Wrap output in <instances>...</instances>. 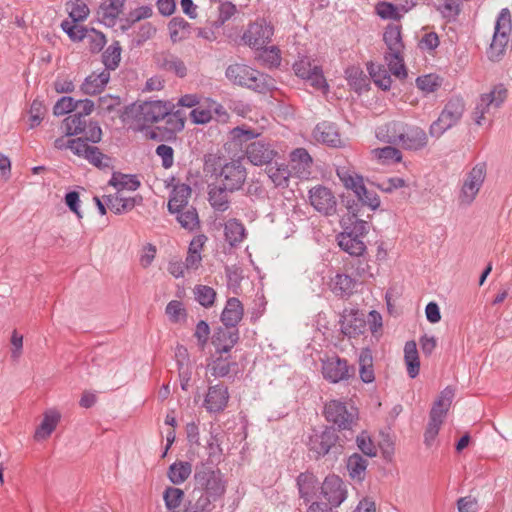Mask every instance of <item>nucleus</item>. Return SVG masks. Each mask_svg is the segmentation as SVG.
<instances>
[{"mask_svg":"<svg viewBox=\"0 0 512 512\" xmlns=\"http://www.w3.org/2000/svg\"><path fill=\"white\" fill-rule=\"evenodd\" d=\"M376 137L382 142L400 146L405 150L417 151L428 143L427 134L422 128L402 121H391L378 127Z\"/></svg>","mask_w":512,"mask_h":512,"instance_id":"f257e3e1","label":"nucleus"},{"mask_svg":"<svg viewBox=\"0 0 512 512\" xmlns=\"http://www.w3.org/2000/svg\"><path fill=\"white\" fill-rule=\"evenodd\" d=\"M193 497L208 498L216 503L225 494L226 486L219 469L208 463H200L195 468Z\"/></svg>","mask_w":512,"mask_h":512,"instance_id":"f03ea898","label":"nucleus"},{"mask_svg":"<svg viewBox=\"0 0 512 512\" xmlns=\"http://www.w3.org/2000/svg\"><path fill=\"white\" fill-rule=\"evenodd\" d=\"M225 76L235 85L243 86L258 93H266L275 87L272 77L248 65L235 63L227 67Z\"/></svg>","mask_w":512,"mask_h":512,"instance_id":"7ed1b4c3","label":"nucleus"},{"mask_svg":"<svg viewBox=\"0 0 512 512\" xmlns=\"http://www.w3.org/2000/svg\"><path fill=\"white\" fill-rule=\"evenodd\" d=\"M338 430L333 426H325L321 431H314L309 437V449L316 458H324L335 462L344 452L345 440L340 437Z\"/></svg>","mask_w":512,"mask_h":512,"instance_id":"20e7f679","label":"nucleus"},{"mask_svg":"<svg viewBox=\"0 0 512 512\" xmlns=\"http://www.w3.org/2000/svg\"><path fill=\"white\" fill-rule=\"evenodd\" d=\"M324 417L338 431H352L358 424V409L340 400H330L324 406Z\"/></svg>","mask_w":512,"mask_h":512,"instance_id":"39448f33","label":"nucleus"},{"mask_svg":"<svg viewBox=\"0 0 512 512\" xmlns=\"http://www.w3.org/2000/svg\"><path fill=\"white\" fill-rule=\"evenodd\" d=\"M512 31L511 13L508 8L501 9L496 23L492 42L487 51L491 61H499L505 53Z\"/></svg>","mask_w":512,"mask_h":512,"instance_id":"423d86ee","label":"nucleus"},{"mask_svg":"<svg viewBox=\"0 0 512 512\" xmlns=\"http://www.w3.org/2000/svg\"><path fill=\"white\" fill-rule=\"evenodd\" d=\"M507 97L508 90L502 83L494 85L488 93L481 94L472 113L475 123L479 126L483 125L486 114H489L491 109L500 108Z\"/></svg>","mask_w":512,"mask_h":512,"instance_id":"0eeeda50","label":"nucleus"},{"mask_svg":"<svg viewBox=\"0 0 512 512\" xmlns=\"http://www.w3.org/2000/svg\"><path fill=\"white\" fill-rule=\"evenodd\" d=\"M464 110L465 104L462 99H450L444 106L437 120L430 125V135L436 138L440 137L444 132L459 122Z\"/></svg>","mask_w":512,"mask_h":512,"instance_id":"6e6552de","label":"nucleus"},{"mask_svg":"<svg viewBox=\"0 0 512 512\" xmlns=\"http://www.w3.org/2000/svg\"><path fill=\"white\" fill-rule=\"evenodd\" d=\"M176 105L170 101L151 100L139 104L135 114V120L142 124L141 130L146 124L158 123L164 120L169 109H175Z\"/></svg>","mask_w":512,"mask_h":512,"instance_id":"1a4fd4ad","label":"nucleus"},{"mask_svg":"<svg viewBox=\"0 0 512 512\" xmlns=\"http://www.w3.org/2000/svg\"><path fill=\"white\" fill-rule=\"evenodd\" d=\"M486 177V164H476L465 176L459 202L462 205H470L479 193Z\"/></svg>","mask_w":512,"mask_h":512,"instance_id":"9d476101","label":"nucleus"},{"mask_svg":"<svg viewBox=\"0 0 512 512\" xmlns=\"http://www.w3.org/2000/svg\"><path fill=\"white\" fill-rule=\"evenodd\" d=\"M322 375L330 383H339L353 378L356 373L354 365H349L346 359L337 355L322 360Z\"/></svg>","mask_w":512,"mask_h":512,"instance_id":"9b49d317","label":"nucleus"},{"mask_svg":"<svg viewBox=\"0 0 512 512\" xmlns=\"http://www.w3.org/2000/svg\"><path fill=\"white\" fill-rule=\"evenodd\" d=\"M219 178L225 189L236 192L242 189L247 178V171L241 160H232L221 166Z\"/></svg>","mask_w":512,"mask_h":512,"instance_id":"f8f14e48","label":"nucleus"},{"mask_svg":"<svg viewBox=\"0 0 512 512\" xmlns=\"http://www.w3.org/2000/svg\"><path fill=\"white\" fill-rule=\"evenodd\" d=\"M309 201L312 207L324 216H333L337 213L336 197L328 187H312L309 190Z\"/></svg>","mask_w":512,"mask_h":512,"instance_id":"ddd939ff","label":"nucleus"},{"mask_svg":"<svg viewBox=\"0 0 512 512\" xmlns=\"http://www.w3.org/2000/svg\"><path fill=\"white\" fill-rule=\"evenodd\" d=\"M295 74L307 80L311 86L318 90H326L328 85L323 76L322 68L316 65L310 58L303 57L293 64Z\"/></svg>","mask_w":512,"mask_h":512,"instance_id":"4468645a","label":"nucleus"},{"mask_svg":"<svg viewBox=\"0 0 512 512\" xmlns=\"http://www.w3.org/2000/svg\"><path fill=\"white\" fill-rule=\"evenodd\" d=\"M270 141L257 139L246 146L245 155L249 162L255 166L268 165L277 156Z\"/></svg>","mask_w":512,"mask_h":512,"instance_id":"2eb2a0df","label":"nucleus"},{"mask_svg":"<svg viewBox=\"0 0 512 512\" xmlns=\"http://www.w3.org/2000/svg\"><path fill=\"white\" fill-rule=\"evenodd\" d=\"M272 35L273 28L262 20L250 24L244 32L242 40L249 47L260 50L271 41Z\"/></svg>","mask_w":512,"mask_h":512,"instance_id":"dca6fc26","label":"nucleus"},{"mask_svg":"<svg viewBox=\"0 0 512 512\" xmlns=\"http://www.w3.org/2000/svg\"><path fill=\"white\" fill-rule=\"evenodd\" d=\"M339 323L341 333L348 338H356L364 332L366 327L363 314L355 309H344Z\"/></svg>","mask_w":512,"mask_h":512,"instance_id":"f3484780","label":"nucleus"},{"mask_svg":"<svg viewBox=\"0 0 512 512\" xmlns=\"http://www.w3.org/2000/svg\"><path fill=\"white\" fill-rule=\"evenodd\" d=\"M321 493L331 507H338L346 498L343 481L336 475H329L321 486Z\"/></svg>","mask_w":512,"mask_h":512,"instance_id":"a211bd4d","label":"nucleus"},{"mask_svg":"<svg viewBox=\"0 0 512 512\" xmlns=\"http://www.w3.org/2000/svg\"><path fill=\"white\" fill-rule=\"evenodd\" d=\"M239 340L237 328L219 327L213 337L212 344L216 354H228Z\"/></svg>","mask_w":512,"mask_h":512,"instance_id":"6ab92c4d","label":"nucleus"},{"mask_svg":"<svg viewBox=\"0 0 512 512\" xmlns=\"http://www.w3.org/2000/svg\"><path fill=\"white\" fill-rule=\"evenodd\" d=\"M313 137L317 142L330 147H341L342 140L335 123L323 121L316 125L313 130Z\"/></svg>","mask_w":512,"mask_h":512,"instance_id":"aec40b11","label":"nucleus"},{"mask_svg":"<svg viewBox=\"0 0 512 512\" xmlns=\"http://www.w3.org/2000/svg\"><path fill=\"white\" fill-rule=\"evenodd\" d=\"M229 393L224 385H214L208 388L203 406L210 413L223 411L228 403Z\"/></svg>","mask_w":512,"mask_h":512,"instance_id":"412c9836","label":"nucleus"},{"mask_svg":"<svg viewBox=\"0 0 512 512\" xmlns=\"http://www.w3.org/2000/svg\"><path fill=\"white\" fill-rule=\"evenodd\" d=\"M292 173L299 178H307L311 173L312 158L304 148H297L290 154Z\"/></svg>","mask_w":512,"mask_h":512,"instance_id":"4be33fe9","label":"nucleus"},{"mask_svg":"<svg viewBox=\"0 0 512 512\" xmlns=\"http://www.w3.org/2000/svg\"><path fill=\"white\" fill-rule=\"evenodd\" d=\"M209 371L212 376L216 378H223L230 374H237L239 367L235 360H232L231 355L219 354L212 363L208 365Z\"/></svg>","mask_w":512,"mask_h":512,"instance_id":"5701e85b","label":"nucleus"},{"mask_svg":"<svg viewBox=\"0 0 512 512\" xmlns=\"http://www.w3.org/2000/svg\"><path fill=\"white\" fill-rule=\"evenodd\" d=\"M243 305L238 298H229L225 308L221 313V321L228 328H237L238 323L243 318Z\"/></svg>","mask_w":512,"mask_h":512,"instance_id":"b1692460","label":"nucleus"},{"mask_svg":"<svg viewBox=\"0 0 512 512\" xmlns=\"http://www.w3.org/2000/svg\"><path fill=\"white\" fill-rule=\"evenodd\" d=\"M155 59L158 67L162 70L172 72L181 78L186 76L187 68L178 56L170 52H161L156 55Z\"/></svg>","mask_w":512,"mask_h":512,"instance_id":"393cba45","label":"nucleus"},{"mask_svg":"<svg viewBox=\"0 0 512 512\" xmlns=\"http://www.w3.org/2000/svg\"><path fill=\"white\" fill-rule=\"evenodd\" d=\"M191 187L187 184H178L171 191L168 210L170 213L175 214L181 212V209L188 207V202L191 197Z\"/></svg>","mask_w":512,"mask_h":512,"instance_id":"a878e982","label":"nucleus"},{"mask_svg":"<svg viewBox=\"0 0 512 512\" xmlns=\"http://www.w3.org/2000/svg\"><path fill=\"white\" fill-rule=\"evenodd\" d=\"M110 80V72L103 69L100 73L93 72L87 76L81 85V91L86 95H96L103 91Z\"/></svg>","mask_w":512,"mask_h":512,"instance_id":"bb28decb","label":"nucleus"},{"mask_svg":"<svg viewBox=\"0 0 512 512\" xmlns=\"http://www.w3.org/2000/svg\"><path fill=\"white\" fill-rule=\"evenodd\" d=\"M231 190L225 189L221 183L209 185L208 200L214 210L224 212L229 208V194Z\"/></svg>","mask_w":512,"mask_h":512,"instance_id":"cd10ccee","label":"nucleus"},{"mask_svg":"<svg viewBox=\"0 0 512 512\" xmlns=\"http://www.w3.org/2000/svg\"><path fill=\"white\" fill-rule=\"evenodd\" d=\"M337 240L339 247L352 256H361L366 250L363 240L348 232L339 233Z\"/></svg>","mask_w":512,"mask_h":512,"instance_id":"c85d7f7f","label":"nucleus"},{"mask_svg":"<svg viewBox=\"0 0 512 512\" xmlns=\"http://www.w3.org/2000/svg\"><path fill=\"white\" fill-rule=\"evenodd\" d=\"M105 203L115 214H122L132 210L139 201L136 197H124L121 193L117 192L115 195L106 196Z\"/></svg>","mask_w":512,"mask_h":512,"instance_id":"c756f323","label":"nucleus"},{"mask_svg":"<svg viewBox=\"0 0 512 512\" xmlns=\"http://www.w3.org/2000/svg\"><path fill=\"white\" fill-rule=\"evenodd\" d=\"M297 486L300 497L305 502H309L318 490L319 481L312 473L305 472L297 477Z\"/></svg>","mask_w":512,"mask_h":512,"instance_id":"7c9ffc66","label":"nucleus"},{"mask_svg":"<svg viewBox=\"0 0 512 512\" xmlns=\"http://www.w3.org/2000/svg\"><path fill=\"white\" fill-rule=\"evenodd\" d=\"M356 281L347 274H336L331 280L332 292L341 298H348L354 293Z\"/></svg>","mask_w":512,"mask_h":512,"instance_id":"2f4dec72","label":"nucleus"},{"mask_svg":"<svg viewBox=\"0 0 512 512\" xmlns=\"http://www.w3.org/2000/svg\"><path fill=\"white\" fill-rule=\"evenodd\" d=\"M205 235L195 236L188 247L187 256L185 259V265L187 269H197L202 261L201 251L206 241Z\"/></svg>","mask_w":512,"mask_h":512,"instance_id":"473e14b6","label":"nucleus"},{"mask_svg":"<svg viewBox=\"0 0 512 512\" xmlns=\"http://www.w3.org/2000/svg\"><path fill=\"white\" fill-rule=\"evenodd\" d=\"M61 415L56 410H48L44 413V417L40 425L35 431V439L43 440L48 438L55 430L59 423Z\"/></svg>","mask_w":512,"mask_h":512,"instance_id":"72a5a7b5","label":"nucleus"},{"mask_svg":"<svg viewBox=\"0 0 512 512\" xmlns=\"http://www.w3.org/2000/svg\"><path fill=\"white\" fill-rule=\"evenodd\" d=\"M166 126L163 127L172 140H176V134L185 127L186 115L180 110L169 109L164 118Z\"/></svg>","mask_w":512,"mask_h":512,"instance_id":"f704fd0d","label":"nucleus"},{"mask_svg":"<svg viewBox=\"0 0 512 512\" xmlns=\"http://www.w3.org/2000/svg\"><path fill=\"white\" fill-rule=\"evenodd\" d=\"M266 173L275 187L287 188L289 186V179L292 176V170H290L289 166L285 163H276L274 166H268L266 168Z\"/></svg>","mask_w":512,"mask_h":512,"instance_id":"c9c22d12","label":"nucleus"},{"mask_svg":"<svg viewBox=\"0 0 512 512\" xmlns=\"http://www.w3.org/2000/svg\"><path fill=\"white\" fill-rule=\"evenodd\" d=\"M383 40L388 48V52L400 53L404 51L402 41L401 26L389 24L384 31Z\"/></svg>","mask_w":512,"mask_h":512,"instance_id":"e433bc0d","label":"nucleus"},{"mask_svg":"<svg viewBox=\"0 0 512 512\" xmlns=\"http://www.w3.org/2000/svg\"><path fill=\"white\" fill-rule=\"evenodd\" d=\"M404 359L409 377L415 378L419 374L420 361L417 346L414 341L406 342L404 347Z\"/></svg>","mask_w":512,"mask_h":512,"instance_id":"4c0bfd02","label":"nucleus"},{"mask_svg":"<svg viewBox=\"0 0 512 512\" xmlns=\"http://www.w3.org/2000/svg\"><path fill=\"white\" fill-rule=\"evenodd\" d=\"M360 378L364 383H372L375 380L373 369V357L370 349H362L358 359Z\"/></svg>","mask_w":512,"mask_h":512,"instance_id":"58836bf2","label":"nucleus"},{"mask_svg":"<svg viewBox=\"0 0 512 512\" xmlns=\"http://www.w3.org/2000/svg\"><path fill=\"white\" fill-rule=\"evenodd\" d=\"M340 225L344 232L363 238L369 231L368 222L361 218L341 217Z\"/></svg>","mask_w":512,"mask_h":512,"instance_id":"ea45409f","label":"nucleus"},{"mask_svg":"<svg viewBox=\"0 0 512 512\" xmlns=\"http://www.w3.org/2000/svg\"><path fill=\"white\" fill-rule=\"evenodd\" d=\"M346 78L351 88L358 94L368 89L369 80L359 67L346 69Z\"/></svg>","mask_w":512,"mask_h":512,"instance_id":"a19ab883","label":"nucleus"},{"mask_svg":"<svg viewBox=\"0 0 512 512\" xmlns=\"http://www.w3.org/2000/svg\"><path fill=\"white\" fill-rule=\"evenodd\" d=\"M368 461L358 453H354L347 459V470L352 479L362 481L365 476V471Z\"/></svg>","mask_w":512,"mask_h":512,"instance_id":"79ce46f5","label":"nucleus"},{"mask_svg":"<svg viewBox=\"0 0 512 512\" xmlns=\"http://www.w3.org/2000/svg\"><path fill=\"white\" fill-rule=\"evenodd\" d=\"M190 27L184 18L174 17L168 24L171 41L177 43L188 38Z\"/></svg>","mask_w":512,"mask_h":512,"instance_id":"37998d69","label":"nucleus"},{"mask_svg":"<svg viewBox=\"0 0 512 512\" xmlns=\"http://www.w3.org/2000/svg\"><path fill=\"white\" fill-rule=\"evenodd\" d=\"M368 71L376 86L384 91L390 89L392 79L389 71L383 65H375L371 63L368 65Z\"/></svg>","mask_w":512,"mask_h":512,"instance_id":"c03bdc74","label":"nucleus"},{"mask_svg":"<svg viewBox=\"0 0 512 512\" xmlns=\"http://www.w3.org/2000/svg\"><path fill=\"white\" fill-rule=\"evenodd\" d=\"M109 185L113 186L118 190L117 192L121 193L124 189L135 191L140 186V181L134 175L115 172L109 181Z\"/></svg>","mask_w":512,"mask_h":512,"instance_id":"a18cd8bd","label":"nucleus"},{"mask_svg":"<svg viewBox=\"0 0 512 512\" xmlns=\"http://www.w3.org/2000/svg\"><path fill=\"white\" fill-rule=\"evenodd\" d=\"M192 465L186 461L175 462L168 469V478L173 484H181L188 479Z\"/></svg>","mask_w":512,"mask_h":512,"instance_id":"49530a36","label":"nucleus"},{"mask_svg":"<svg viewBox=\"0 0 512 512\" xmlns=\"http://www.w3.org/2000/svg\"><path fill=\"white\" fill-rule=\"evenodd\" d=\"M126 0H106L101 4L100 10L103 20L109 25H113L117 17L122 13Z\"/></svg>","mask_w":512,"mask_h":512,"instance_id":"de8ad7c7","label":"nucleus"},{"mask_svg":"<svg viewBox=\"0 0 512 512\" xmlns=\"http://www.w3.org/2000/svg\"><path fill=\"white\" fill-rule=\"evenodd\" d=\"M121 45L119 41H114L102 54V62L105 66V70H115L121 60Z\"/></svg>","mask_w":512,"mask_h":512,"instance_id":"09e8293b","label":"nucleus"},{"mask_svg":"<svg viewBox=\"0 0 512 512\" xmlns=\"http://www.w3.org/2000/svg\"><path fill=\"white\" fill-rule=\"evenodd\" d=\"M225 237L231 246H236L245 238L244 225L236 220L231 219L225 224Z\"/></svg>","mask_w":512,"mask_h":512,"instance_id":"8fccbe9b","label":"nucleus"},{"mask_svg":"<svg viewBox=\"0 0 512 512\" xmlns=\"http://www.w3.org/2000/svg\"><path fill=\"white\" fill-rule=\"evenodd\" d=\"M355 196L361 202L363 206H368L372 210L377 209L380 206V199L376 192L368 190L363 181L352 190Z\"/></svg>","mask_w":512,"mask_h":512,"instance_id":"3c124183","label":"nucleus"},{"mask_svg":"<svg viewBox=\"0 0 512 512\" xmlns=\"http://www.w3.org/2000/svg\"><path fill=\"white\" fill-rule=\"evenodd\" d=\"M385 60L388 64L389 71L398 78H405L407 71L404 64L403 52L393 53L387 52L385 54Z\"/></svg>","mask_w":512,"mask_h":512,"instance_id":"603ef678","label":"nucleus"},{"mask_svg":"<svg viewBox=\"0 0 512 512\" xmlns=\"http://www.w3.org/2000/svg\"><path fill=\"white\" fill-rule=\"evenodd\" d=\"M195 300L203 307L210 308L214 305L216 291L207 285H196L193 289Z\"/></svg>","mask_w":512,"mask_h":512,"instance_id":"864d4df0","label":"nucleus"},{"mask_svg":"<svg viewBox=\"0 0 512 512\" xmlns=\"http://www.w3.org/2000/svg\"><path fill=\"white\" fill-rule=\"evenodd\" d=\"M336 174L342 184L350 190H354L363 181V177L347 166H338Z\"/></svg>","mask_w":512,"mask_h":512,"instance_id":"5fc2aeb1","label":"nucleus"},{"mask_svg":"<svg viewBox=\"0 0 512 512\" xmlns=\"http://www.w3.org/2000/svg\"><path fill=\"white\" fill-rule=\"evenodd\" d=\"M177 220L181 227L187 230H194L199 226V218L196 209L192 206L181 209V212H176Z\"/></svg>","mask_w":512,"mask_h":512,"instance_id":"6e6d98bb","label":"nucleus"},{"mask_svg":"<svg viewBox=\"0 0 512 512\" xmlns=\"http://www.w3.org/2000/svg\"><path fill=\"white\" fill-rule=\"evenodd\" d=\"M63 127L67 136H73L85 131L86 121L81 114H73L63 120Z\"/></svg>","mask_w":512,"mask_h":512,"instance_id":"4d7b16f0","label":"nucleus"},{"mask_svg":"<svg viewBox=\"0 0 512 512\" xmlns=\"http://www.w3.org/2000/svg\"><path fill=\"white\" fill-rule=\"evenodd\" d=\"M374 157L382 161L383 164L397 163L402 160V153L394 146H385L372 150Z\"/></svg>","mask_w":512,"mask_h":512,"instance_id":"13d9d810","label":"nucleus"},{"mask_svg":"<svg viewBox=\"0 0 512 512\" xmlns=\"http://www.w3.org/2000/svg\"><path fill=\"white\" fill-rule=\"evenodd\" d=\"M184 492L180 488L167 487L163 493V499L167 509L174 511L183 500Z\"/></svg>","mask_w":512,"mask_h":512,"instance_id":"bf43d9fd","label":"nucleus"},{"mask_svg":"<svg viewBox=\"0 0 512 512\" xmlns=\"http://www.w3.org/2000/svg\"><path fill=\"white\" fill-rule=\"evenodd\" d=\"M215 503L208 498L193 497L185 506L184 512H213Z\"/></svg>","mask_w":512,"mask_h":512,"instance_id":"052dcab7","label":"nucleus"},{"mask_svg":"<svg viewBox=\"0 0 512 512\" xmlns=\"http://www.w3.org/2000/svg\"><path fill=\"white\" fill-rule=\"evenodd\" d=\"M236 10V6L232 2H222L218 7L219 15L217 20L213 21V26L216 29L221 28L236 13Z\"/></svg>","mask_w":512,"mask_h":512,"instance_id":"680f3d73","label":"nucleus"},{"mask_svg":"<svg viewBox=\"0 0 512 512\" xmlns=\"http://www.w3.org/2000/svg\"><path fill=\"white\" fill-rule=\"evenodd\" d=\"M417 87L426 93L436 91L441 86V79L434 74L420 76L416 79Z\"/></svg>","mask_w":512,"mask_h":512,"instance_id":"e2e57ef3","label":"nucleus"},{"mask_svg":"<svg viewBox=\"0 0 512 512\" xmlns=\"http://www.w3.org/2000/svg\"><path fill=\"white\" fill-rule=\"evenodd\" d=\"M69 16L74 22L85 20L89 15L88 6L81 0H72L70 3Z\"/></svg>","mask_w":512,"mask_h":512,"instance_id":"0e129e2a","label":"nucleus"},{"mask_svg":"<svg viewBox=\"0 0 512 512\" xmlns=\"http://www.w3.org/2000/svg\"><path fill=\"white\" fill-rule=\"evenodd\" d=\"M77 109V102L70 96H63L55 103L53 113L62 116Z\"/></svg>","mask_w":512,"mask_h":512,"instance_id":"69168bd1","label":"nucleus"},{"mask_svg":"<svg viewBox=\"0 0 512 512\" xmlns=\"http://www.w3.org/2000/svg\"><path fill=\"white\" fill-rule=\"evenodd\" d=\"M76 22L64 20L61 24V27L64 32L68 34L71 40L73 41H81L85 38L87 30L75 24Z\"/></svg>","mask_w":512,"mask_h":512,"instance_id":"338daca9","label":"nucleus"},{"mask_svg":"<svg viewBox=\"0 0 512 512\" xmlns=\"http://www.w3.org/2000/svg\"><path fill=\"white\" fill-rule=\"evenodd\" d=\"M358 448L363 454L369 457H374L377 454V449L373 444L372 440L366 433H361L356 438Z\"/></svg>","mask_w":512,"mask_h":512,"instance_id":"774afa93","label":"nucleus"}]
</instances>
